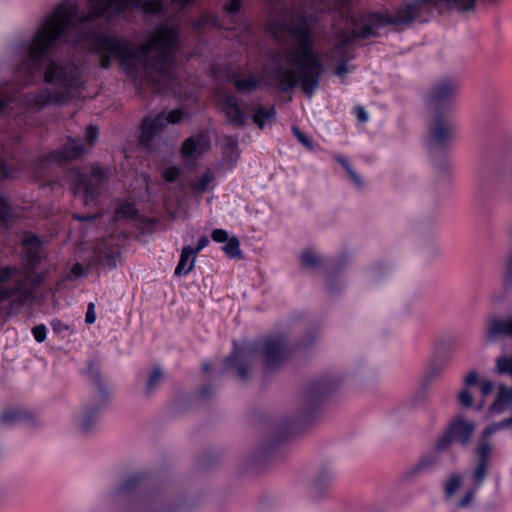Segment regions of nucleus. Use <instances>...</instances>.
I'll return each mask as SVG.
<instances>
[{"label":"nucleus","mask_w":512,"mask_h":512,"mask_svg":"<svg viewBox=\"0 0 512 512\" xmlns=\"http://www.w3.org/2000/svg\"><path fill=\"white\" fill-rule=\"evenodd\" d=\"M464 382L467 388L469 386L476 385L478 383V372L476 370H471L466 376Z\"/></svg>","instance_id":"54"},{"label":"nucleus","mask_w":512,"mask_h":512,"mask_svg":"<svg viewBox=\"0 0 512 512\" xmlns=\"http://www.w3.org/2000/svg\"><path fill=\"white\" fill-rule=\"evenodd\" d=\"M225 254L232 259H242L243 253L240 249V241L237 237H230L222 247Z\"/></svg>","instance_id":"29"},{"label":"nucleus","mask_w":512,"mask_h":512,"mask_svg":"<svg viewBox=\"0 0 512 512\" xmlns=\"http://www.w3.org/2000/svg\"><path fill=\"white\" fill-rule=\"evenodd\" d=\"M92 11L80 14L74 0H64L47 15L31 40L17 43L15 52L19 58L16 75L23 85L32 81L41 71L44 83L70 90L82 83L83 68L71 58L48 56L62 38L75 33L71 42L87 44L99 58V66L109 69L113 60L120 66L136 70L143 67L145 78L156 92L169 88L175 80L174 54L178 45V31L174 27L160 26L152 40L133 45L129 40L90 28L99 17L110 19L124 14L128 9L142 10L145 14L158 15L167 12L165 0H89ZM170 4L183 9L195 0H169Z\"/></svg>","instance_id":"1"},{"label":"nucleus","mask_w":512,"mask_h":512,"mask_svg":"<svg viewBox=\"0 0 512 512\" xmlns=\"http://www.w3.org/2000/svg\"><path fill=\"white\" fill-rule=\"evenodd\" d=\"M37 284L18 266L0 268V304L12 299L15 306H24L33 296Z\"/></svg>","instance_id":"7"},{"label":"nucleus","mask_w":512,"mask_h":512,"mask_svg":"<svg viewBox=\"0 0 512 512\" xmlns=\"http://www.w3.org/2000/svg\"><path fill=\"white\" fill-rule=\"evenodd\" d=\"M499 431V428L497 426V423H493L491 425H488L482 432L481 437L482 439H487L491 435H493L495 432Z\"/></svg>","instance_id":"58"},{"label":"nucleus","mask_w":512,"mask_h":512,"mask_svg":"<svg viewBox=\"0 0 512 512\" xmlns=\"http://www.w3.org/2000/svg\"><path fill=\"white\" fill-rule=\"evenodd\" d=\"M85 152V145L81 140H71L60 149L44 156L42 161L67 162L80 158Z\"/></svg>","instance_id":"16"},{"label":"nucleus","mask_w":512,"mask_h":512,"mask_svg":"<svg viewBox=\"0 0 512 512\" xmlns=\"http://www.w3.org/2000/svg\"><path fill=\"white\" fill-rule=\"evenodd\" d=\"M462 477L460 474H453L445 485V494L447 497H452L455 492L460 488Z\"/></svg>","instance_id":"37"},{"label":"nucleus","mask_w":512,"mask_h":512,"mask_svg":"<svg viewBox=\"0 0 512 512\" xmlns=\"http://www.w3.org/2000/svg\"><path fill=\"white\" fill-rule=\"evenodd\" d=\"M288 354V342L285 336H270L259 339L249 346L238 347L234 343V349L225 359L223 372L235 370L240 380L249 378V366L259 357L263 363L265 373L279 368Z\"/></svg>","instance_id":"4"},{"label":"nucleus","mask_w":512,"mask_h":512,"mask_svg":"<svg viewBox=\"0 0 512 512\" xmlns=\"http://www.w3.org/2000/svg\"><path fill=\"white\" fill-rule=\"evenodd\" d=\"M137 211L133 204L125 202L117 209V215L124 218H133Z\"/></svg>","instance_id":"41"},{"label":"nucleus","mask_w":512,"mask_h":512,"mask_svg":"<svg viewBox=\"0 0 512 512\" xmlns=\"http://www.w3.org/2000/svg\"><path fill=\"white\" fill-rule=\"evenodd\" d=\"M119 252L107 245H99L94 252L93 266L108 267L113 270L117 267Z\"/></svg>","instance_id":"22"},{"label":"nucleus","mask_w":512,"mask_h":512,"mask_svg":"<svg viewBox=\"0 0 512 512\" xmlns=\"http://www.w3.org/2000/svg\"><path fill=\"white\" fill-rule=\"evenodd\" d=\"M510 235L512 236V227L510 230ZM503 286L505 290H512V250L507 256L505 271L502 278Z\"/></svg>","instance_id":"33"},{"label":"nucleus","mask_w":512,"mask_h":512,"mask_svg":"<svg viewBox=\"0 0 512 512\" xmlns=\"http://www.w3.org/2000/svg\"><path fill=\"white\" fill-rule=\"evenodd\" d=\"M107 403L108 401L91 397L90 401L82 407L81 412L76 418L77 429L82 435L87 436L96 431L100 413Z\"/></svg>","instance_id":"12"},{"label":"nucleus","mask_w":512,"mask_h":512,"mask_svg":"<svg viewBox=\"0 0 512 512\" xmlns=\"http://www.w3.org/2000/svg\"><path fill=\"white\" fill-rule=\"evenodd\" d=\"M499 430L507 429L512 427V415L510 417L504 418L499 422H496Z\"/></svg>","instance_id":"62"},{"label":"nucleus","mask_w":512,"mask_h":512,"mask_svg":"<svg viewBox=\"0 0 512 512\" xmlns=\"http://www.w3.org/2000/svg\"><path fill=\"white\" fill-rule=\"evenodd\" d=\"M88 268H85L81 263H75L72 266L71 272L75 277H82L87 274Z\"/></svg>","instance_id":"55"},{"label":"nucleus","mask_w":512,"mask_h":512,"mask_svg":"<svg viewBox=\"0 0 512 512\" xmlns=\"http://www.w3.org/2000/svg\"><path fill=\"white\" fill-rule=\"evenodd\" d=\"M348 72V67H347V61L345 59H342L339 64L337 65V67L335 68V75H337L338 77H343L345 76V74Z\"/></svg>","instance_id":"56"},{"label":"nucleus","mask_w":512,"mask_h":512,"mask_svg":"<svg viewBox=\"0 0 512 512\" xmlns=\"http://www.w3.org/2000/svg\"><path fill=\"white\" fill-rule=\"evenodd\" d=\"M341 383V379L332 374L320 376L312 380L305 388L301 408L304 415L315 411L321 403L333 393Z\"/></svg>","instance_id":"8"},{"label":"nucleus","mask_w":512,"mask_h":512,"mask_svg":"<svg viewBox=\"0 0 512 512\" xmlns=\"http://www.w3.org/2000/svg\"><path fill=\"white\" fill-rule=\"evenodd\" d=\"M181 153L184 157H191L193 154L198 153L197 141L194 137H189L183 142Z\"/></svg>","instance_id":"39"},{"label":"nucleus","mask_w":512,"mask_h":512,"mask_svg":"<svg viewBox=\"0 0 512 512\" xmlns=\"http://www.w3.org/2000/svg\"><path fill=\"white\" fill-rule=\"evenodd\" d=\"M18 171L10 164L7 163L6 159L0 158V180H11L14 179Z\"/></svg>","instance_id":"35"},{"label":"nucleus","mask_w":512,"mask_h":512,"mask_svg":"<svg viewBox=\"0 0 512 512\" xmlns=\"http://www.w3.org/2000/svg\"><path fill=\"white\" fill-rule=\"evenodd\" d=\"M356 116H357L358 121L361 123H365L369 119L368 113L362 106L356 107Z\"/></svg>","instance_id":"60"},{"label":"nucleus","mask_w":512,"mask_h":512,"mask_svg":"<svg viewBox=\"0 0 512 512\" xmlns=\"http://www.w3.org/2000/svg\"><path fill=\"white\" fill-rule=\"evenodd\" d=\"M458 401L465 407L471 408L473 406V396L467 387L463 388L458 394Z\"/></svg>","instance_id":"44"},{"label":"nucleus","mask_w":512,"mask_h":512,"mask_svg":"<svg viewBox=\"0 0 512 512\" xmlns=\"http://www.w3.org/2000/svg\"><path fill=\"white\" fill-rule=\"evenodd\" d=\"M500 337L512 338V316L508 319L496 315L488 318L483 338L484 343H495Z\"/></svg>","instance_id":"15"},{"label":"nucleus","mask_w":512,"mask_h":512,"mask_svg":"<svg viewBox=\"0 0 512 512\" xmlns=\"http://www.w3.org/2000/svg\"><path fill=\"white\" fill-rule=\"evenodd\" d=\"M493 382L490 381V380H486L484 382L481 383V391L483 393V395H488L492 392L493 390Z\"/></svg>","instance_id":"61"},{"label":"nucleus","mask_w":512,"mask_h":512,"mask_svg":"<svg viewBox=\"0 0 512 512\" xmlns=\"http://www.w3.org/2000/svg\"><path fill=\"white\" fill-rule=\"evenodd\" d=\"M51 327L53 329L54 332L56 333H61L63 332L64 330H67L68 329V326L65 325L61 320L59 319H53L51 321Z\"/></svg>","instance_id":"57"},{"label":"nucleus","mask_w":512,"mask_h":512,"mask_svg":"<svg viewBox=\"0 0 512 512\" xmlns=\"http://www.w3.org/2000/svg\"><path fill=\"white\" fill-rule=\"evenodd\" d=\"M211 237H212V239L215 242H218V243L227 242V240L229 239L227 231H225L223 229H215V230H213L212 234H211Z\"/></svg>","instance_id":"50"},{"label":"nucleus","mask_w":512,"mask_h":512,"mask_svg":"<svg viewBox=\"0 0 512 512\" xmlns=\"http://www.w3.org/2000/svg\"><path fill=\"white\" fill-rule=\"evenodd\" d=\"M233 83L235 85V88L239 92H252L256 90L259 87V81L255 77H249V78H235L233 80Z\"/></svg>","instance_id":"30"},{"label":"nucleus","mask_w":512,"mask_h":512,"mask_svg":"<svg viewBox=\"0 0 512 512\" xmlns=\"http://www.w3.org/2000/svg\"><path fill=\"white\" fill-rule=\"evenodd\" d=\"M194 138L197 141L198 154H202L210 148V139L206 134L201 133Z\"/></svg>","instance_id":"45"},{"label":"nucleus","mask_w":512,"mask_h":512,"mask_svg":"<svg viewBox=\"0 0 512 512\" xmlns=\"http://www.w3.org/2000/svg\"><path fill=\"white\" fill-rule=\"evenodd\" d=\"M41 244V239L34 234H29L23 238L24 259L30 266H36L40 262Z\"/></svg>","instance_id":"21"},{"label":"nucleus","mask_w":512,"mask_h":512,"mask_svg":"<svg viewBox=\"0 0 512 512\" xmlns=\"http://www.w3.org/2000/svg\"><path fill=\"white\" fill-rule=\"evenodd\" d=\"M221 110L230 125L242 127L245 125V114L241 109L237 97L232 94L225 95L221 101Z\"/></svg>","instance_id":"18"},{"label":"nucleus","mask_w":512,"mask_h":512,"mask_svg":"<svg viewBox=\"0 0 512 512\" xmlns=\"http://www.w3.org/2000/svg\"><path fill=\"white\" fill-rule=\"evenodd\" d=\"M440 453L434 449L421 456L419 461L407 472V476L414 477L434 470L440 463Z\"/></svg>","instance_id":"23"},{"label":"nucleus","mask_w":512,"mask_h":512,"mask_svg":"<svg viewBox=\"0 0 512 512\" xmlns=\"http://www.w3.org/2000/svg\"><path fill=\"white\" fill-rule=\"evenodd\" d=\"M253 111L252 121L261 130H263L268 123H273L276 120L277 112L275 106H270L269 108L259 106Z\"/></svg>","instance_id":"27"},{"label":"nucleus","mask_w":512,"mask_h":512,"mask_svg":"<svg viewBox=\"0 0 512 512\" xmlns=\"http://www.w3.org/2000/svg\"><path fill=\"white\" fill-rule=\"evenodd\" d=\"M494 371L500 375L512 376V356H501L496 359Z\"/></svg>","instance_id":"32"},{"label":"nucleus","mask_w":512,"mask_h":512,"mask_svg":"<svg viewBox=\"0 0 512 512\" xmlns=\"http://www.w3.org/2000/svg\"><path fill=\"white\" fill-rule=\"evenodd\" d=\"M214 180V175L211 171H207L201 179L192 185V189L197 193H204L207 191L209 184Z\"/></svg>","instance_id":"36"},{"label":"nucleus","mask_w":512,"mask_h":512,"mask_svg":"<svg viewBox=\"0 0 512 512\" xmlns=\"http://www.w3.org/2000/svg\"><path fill=\"white\" fill-rule=\"evenodd\" d=\"M458 92V82L453 77H443L432 83L426 103L435 113H447L452 110V103Z\"/></svg>","instance_id":"10"},{"label":"nucleus","mask_w":512,"mask_h":512,"mask_svg":"<svg viewBox=\"0 0 512 512\" xmlns=\"http://www.w3.org/2000/svg\"><path fill=\"white\" fill-rule=\"evenodd\" d=\"M334 477L335 473L331 467L327 465L321 467L311 487V496L315 500H320L325 495H327L333 483Z\"/></svg>","instance_id":"20"},{"label":"nucleus","mask_w":512,"mask_h":512,"mask_svg":"<svg viewBox=\"0 0 512 512\" xmlns=\"http://www.w3.org/2000/svg\"><path fill=\"white\" fill-rule=\"evenodd\" d=\"M163 376V370L160 367L157 366L153 368L145 386L147 396H150L161 385Z\"/></svg>","instance_id":"28"},{"label":"nucleus","mask_w":512,"mask_h":512,"mask_svg":"<svg viewBox=\"0 0 512 512\" xmlns=\"http://www.w3.org/2000/svg\"><path fill=\"white\" fill-rule=\"evenodd\" d=\"M164 127V112L158 113L155 117H145L141 124L140 144L146 148L150 147L153 139Z\"/></svg>","instance_id":"19"},{"label":"nucleus","mask_w":512,"mask_h":512,"mask_svg":"<svg viewBox=\"0 0 512 512\" xmlns=\"http://www.w3.org/2000/svg\"><path fill=\"white\" fill-rule=\"evenodd\" d=\"M87 365V370L84 372V375L90 384L97 389V393L92 397L101 399L102 401H109L111 397V390L109 389L102 374L100 361L98 359L89 360Z\"/></svg>","instance_id":"14"},{"label":"nucleus","mask_w":512,"mask_h":512,"mask_svg":"<svg viewBox=\"0 0 512 512\" xmlns=\"http://www.w3.org/2000/svg\"><path fill=\"white\" fill-rule=\"evenodd\" d=\"M207 25L216 27L217 26L216 19L209 15H204L201 18L194 21L193 27L195 30H201V29H204Z\"/></svg>","instance_id":"43"},{"label":"nucleus","mask_w":512,"mask_h":512,"mask_svg":"<svg viewBox=\"0 0 512 512\" xmlns=\"http://www.w3.org/2000/svg\"><path fill=\"white\" fill-rule=\"evenodd\" d=\"M116 502H126L132 512H167L160 496L148 488V475L128 476L113 492Z\"/></svg>","instance_id":"6"},{"label":"nucleus","mask_w":512,"mask_h":512,"mask_svg":"<svg viewBox=\"0 0 512 512\" xmlns=\"http://www.w3.org/2000/svg\"><path fill=\"white\" fill-rule=\"evenodd\" d=\"M446 367V360L440 359L438 356L432 357L426 366L422 378V387L428 389L434 381L440 378Z\"/></svg>","instance_id":"24"},{"label":"nucleus","mask_w":512,"mask_h":512,"mask_svg":"<svg viewBox=\"0 0 512 512\" xmlns=\"http://www.w3.org/2000/svg\"><path fill=\"white\" fill-rule=\"evenodd\" d=\"M492 452V444L488 441H482L477 449L476 454L478 458L477 466L473 471V479L475 486L479 487L484 482L489 468L490 454Z\"/></svg>","instance_id":"17"},{"label":"nucleus","mask_w":512,"mask_h":512,"mask_svg":"<svg viewBox=\"0 0 512 512\" xmlns=\"http://www.w3.org/2000/svg\"><path fill=\"white\" fill-rule=\"evenodd\" d=\"M85 321L88 324H93L96 321V313H95L94 303H89L87 312H86V316H85Z\"/></svg>","instance_id":"53"},{"label":"nucleus","mask_w":512,"mask_h":512,"mask_svg":"<svg viewBox=\"0 0 512 512\" xmlns=\"http://www.w3.org/2000/svg\"><path fill=\"white\" fill-rule=\"evenodd\" d=\"M181 175V169L178 166H171L163 171V178L166 182H175Z\"/></svg>","instance_id":"42"},{"label":"nucleus","mask_w":512,"mask_h":512,"mask_svg":"<svg viewBox=\"0 0 512 512\" xmlns=\"http://www.w3.org/2000/svg\"><path fill=\"white\" fill-rule=\"evenodd\" d=\"M13 101L12 97L0 99V113L6 111L9 108V104Z\"/></svg>","instance_id":"64"},{"label":"nucleus","mask_w":512,"mask_h":512,"mask_svg":"<svg viewBox=\"0 0 512 512\" xmlns=\"http://www.w3.org/2000/svg\"><path fill=\"white\" fill-rule=\"evenodd\" d=\"M183 113L179 109H174L170 111L167 115L164 113V126L166 124H177L182 120Z\"/></svg>","instance_id":"46"},{"label":"nucleus","mask_w":512,"mask_h":512,"mask_svg":"<svg viewBox=\"0 0 512 512\" xmlns=\"http://www.w3.org/2000/svg\"><path fill=\"white\" fill-rule=\"evenodd\" d=\"M458 126L446 114L435 113L427 125L426 147L433 166L442 172L450 169L447 158L457 138Z\"/></svg>","instance_id":"5"},{"label":"nucleus","mask_w":512,"mask_h":512,"mask_svg":"<svg viewBox=\"0 0 512 512\" xmlns=\"http://www.w3.org/2000/svg\"><path fill=\"white\" fill-rule=\"evenodd\" d=\"M328 11H335L332 27L337 42L334 49L337 53H344L346 47L357 39L366 40L379 35L378 30L393 26L395 30L402 31L413 23H427L434 12L439 14L445 11L458 10L467 12L473 10L476 0H412L398 6L392 13L386 11L355 13L349 0H319Z\"/></svg>","instance_id":"2"},{"label":"nucleus","mask_w":512,"mask_h":512,"mask_svg":"<svg viewBox=\"0 0 512 512\" xmlns=\"http://www.w3.org/2000/svg\"><path fill=\"white\" fill-rule=\"evenodd\" d=\"M33 336L35 340L39 343H42L45 341L47 336V329L44 324H39L33 327L32 329Z\"/></svg>","instance_id":"47"},{"label":"nucleus","mask_w":512,"mask_h":512,"mask_svg":"<svg viewBox=\"0 0 512 512\" xmlns=\"http://www.w3.org/2000/svg\"><path fill=\"white\" fill-rule=\"evenodd\" d=\"M301 265L308 268H315L320 265L318 256L310 250L304 251L300 256Z\"/></svg>","instance_id":"38"},{"label":"nucleus","mask_w":512,"mask_h":512,"mask_svg":"<svg viewBox=\"0 0 512 512\" xmlns=\"http://www.w3.org/2000/svg\"><path fill=\"white\" fill-rule=\"evenodd\" d=\"M268 27L275 38L288 34L297 46L290 63L298 71L277 65L271 72L272 79L282 92H289L299 85L305 95L312 97L319 87L325 67L321 55L315 50L307 17L301 15L295 20H270Z\"/></svg>","instance_id":"3"},{"label":"nucleus","mask_w":512,"mask_h":512,"mask_svg":"<svg viewBox=\"0 0 512 512\" xmlns=\"http://www.w3.org/2000/svg\"><path fill=\"white\" fill-rule=\"evenodd\" d=\"M209 244V239L207 236H202L199 238L196 247L193 249V254L197 255L202 249H204Z\"/></svg>","instance_id":"59"},{"label":"nucleus","mask_w":512,"mask_h":512,"mask_svg":"<svg viewBox=\"0 0 512 512\" xmlns=\"http://www.w3.org/2000/svg\"><path fill=\"white\" fill-rule=\"evenodd\" d=\"M70 97L71 95L67 91L53 92L49 88H44L28 93L25 96V103L29 108L39 111L52 104L63 105L69 101Z\"/></svg>","instance_id":"13"},{"label":"nucleus","mask_w":512,"mask_h":512,"mask_svg":"<svg viewBox=\"0 0 512 512\" xmlns=\"http://www.w3.org/2000/svg\"><path fill=\"white\" fill-rule=\"evenodd\" d=\"M292 133L308 150H314L312 140L304 132H302L298 126H292Z\"/></svg>","instance_id":"40"},{"label":"nucleus","mask_w":512,"mask_h":512,"mask_svg":"<svg viewBox=\"0 0 512 512\" xmlns=\"http://www.w3.org/2000/svg\"><path fill=\"white\" fill-rule=\"evenodd\" d=\"M85 137L88 142L94 144L99 137V128L95 125H90L86 128Z\"/></svg>","instance_id":"49"},{"label":"nucleus","mask_w":512,"mask_h":512,"mask_svg":"<svg viewBox=\"0 0 512 512\" xmlns=\"http://www.w3.org/2000/svg\"><path fill=\"white\" fill-rule=\"evenodd\" d=\"M512 402V386L507 387L501 385L499 387L498 395L493 403V406H501L510 404Z\"/></svg>","instance_id":"34"},{"label":"nucleus","mask_w":512,"mask_h":512,"mask_svg":"<svg viewBox=\"0 0 512 512\" xmlns=\"http://www.w3.org/2000/svg\"><path fill=\"white\" fill-rule=\"evenodd\" d=\"M349 177L353 181V183L355 184V186L357 188H363V186H364L363 180L357 172L352 173V175Z\"/></svg>","instance_id":"63"},{"label":"nucleus","mask_w":512,"mask_h":512,"mask_svg":"<svg viewBox=\"0 0 512 512\" xmlns=\"http://www.w3.org/2000/svg\"><path fill=\"white\" fill-rule=\"evenodd\" d=\"M12 216L10 203L4 197L0 196V227L8 228Z\"/></svg>","instance_id":"31"},{"label":"nucleus","mask_w":512,"mask_h":512,"mask_svg":"<svg viewBox=\"0 0 512 512\" xmlns=\"http://www.w3.org/2000/svg\"><path fill=\"white\" fill-rule=\"evenodd\" d=\"M474 431V422L457 418L450 423L444 434L435 442V450L447 452L453 443H459L462 447H467L471 442Z\"/></svg>","instance_id":"11"},{"label":"nucleus","mask_w":512,"mask_h":512,"mask_svg":"<svg viewBox=\"0 0 512 512\" xmlns=\"http://www.w3.org/2000/svg\"><path fill=\"white\" fill-rule=\"evenodd\" d=\"M241 6H242V3H241L240 0H230L225 5V10L229 14H234V13H237L240 10Z\"/></svg>","instance_id":"52"},{"label":"nucleus","mask_w":512,"mask_h":512,"mask_svg":"<svg viewBox=\"0 0 512 512\" xmlns=\"http://www.w3.org/2000/svg\"><path fill=\"white\" fill-rule=\"evenodd\" d=\"M35 419L32 412L25 409H11L3 412L0 416L2 426H11L18 423L33 422Z\"/></svg>","instance_id":"25"},{"label":"nucleus","mask_w":512,"mask_h":512,"mask_svg":"<svg viewBox=\"0 0 512 512\" xmlns=\"http://www.w3.org/2000/svg\"><path fill=\"white\" fill-rule=\"evenodd\" d=\"M195 260L196 255L193 254V248L190 246L183 247L174 274L176 276L187 275L194 268Z\"/></svg>","instance_id":"26"},{"label":"nucleus","mask_w":512,"mask_h":512,"mask_svg":"<svg viewBox=\"0 0 512 512\" xmlns=\"http://www.w3.org/2000/svg\"><path fill=\"white\" fill-rule=\"evenodd\" d=\"M290 430V423L288 421H282L279 423L278 427L276 428V443L282 441L287 435Z\"/></svg>","instance_id":"48"},{"label":"nucleus","mask_w":512,"mask_h":512,"mask_svg":"<svg viewBox=\"0 0 512 512\" xmlns=\"http://www.w3.org/2000/svg\"><path fill=\"white\" fill-rule=\"evenodd\" d=\"M474 497H475V490L471 489V490L467 491L465 496L459 500L458 507L465 508V507L469 506L473 502Z\"/></svg>","instance_id":"51"},{"label":"nucleus","mask_w":512,"mask_h":512,"mask_svg":"<svg viewBox=\"0 0 512 512\" xmlns=\"http://www.w3.org/2000/svg\"><path fill=\"white\" fill-rule=\"evenodd\" d=\"M109 177L110 169L97 164L91 165L89 171L75 174V189L83 192L85 205L93 203L101 195L102 188Z\"/></svg>","instance_id":"9"}]
</instances>
